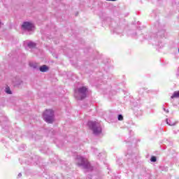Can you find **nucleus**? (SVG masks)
I'll use <instances>...</instances> for the list:
<instances>
[{
    "mask_svg": "<svg viewBox=\"0 0 179 179\" xmlns=\"http://www.w3.org/2000/svg\"><path fill=\"white\" fill-rule=\"evenodd\" d=\"M43 118L48 124H52L54 122V110L51 109H47L43 113Z\"/></svg>",
    "mask_w": 179,
    "mask_h": 179,
    "instance_id": "1",
    "label": "nucleus"
},
{
    "mask_svg": "<svg viewBox=\"0 0 179 179\" xmlns=\"http://www.w3.org/2000/svg\"><path fill=\"white\" fill-rule=\"evenodd\" d=\"M87 94V88L86 87H80L78 91H76L75 96L78 100H83L86 98V94Z\"/></svg>",
    "mask_w": 179,
    "mask_h": 179,
    "instance_id": "2",
    "label": "nucleus"
},
{
    "mask_svg": "<svg viewBox=\"0 0 179 179\" xmlns=\"http://www.w3.org/2000/svg\"><path fill=\"white\" fill-rule=\"evenodd\" d=\"M88 125L89 127H90V128H92L95 135H99V134H101V128L96 127V122H89Z\"/></svg>",
    "mask_w": 179,
    "mask_h": 179,
    "instance_id": "3",
    "label": "nucleus"
},
{
    "mask_svg": "<svg viewBox=\"0 0 179 179\" xmlns=\"http://www.w3.org/2000/svg\"><path fill=\"white\" fill-rule=\"evenodd\" d=\"M34 27V25L29 22H25L22 24V29H24V30H28L29 31H31Z\"/></svg>",
    "mask_w": 179,
    "mask_h": 179,
    "instance_id": "4",
    "label": "nucleus"
},
{
    "mask_svg": "<svg viewBox=\"0 0 179 179\" xmlns=\"http://www.w3.org/2000/svg\"><path fill=\"white\" fill-rule=\"evenodd\" d=\"M78 165V166H85V164H89V162L85 158L79 157L77 158Z\"/></svg>",
    "mask_w": 179,
    "mask_h": 179,
    "instance_id": "5",
    "label": "nucleus"
},
{
    "mask_svg": "<svg viewBox=\"0 0 179 179\" xmlns=\"http://www.w3.org/2000/svg\"><path fill=\"white\" fill-rule=\"evenodd\" d=\"M39 69L41 72H47V71H48V67L45 65H43L42 66L40 67Z\"/></svg>",
    "mask_w": 179,
    "mask_h": 179,
    "instance_id": "6",
    "label": "nucleus"
},
{
    "mask_svg": "<svg viewBox=\"0 0 179 179\" xmlns=\"http://www.w3.org/2000/svg\"><path fill=\"white\" fill-rule=\"evenodd\" d=\"M171 97V99H178L179 98V91L174 92L173 95Z\"/></svg>",
    "mask_w": 179,
    "mask_h": 179,
    "instance_id": "7",
    "label": "nucleus"
},
{
    "mask_svg": "<svg viewBox=\"0 0 179 179\" xmlns=\"http://www.w3.org/2000/svg\"><path fill=\"white\" fill-rule=\"evenodd\" d=\"M28 47H29V48H35V47H36V43H34V42H29V43H28Z\"/></svg>",
    "mask_w": 179,
    "mask_h": 179,
    "instance_id": "8",
    "label": "nucleus"
},
{
    "mask_svg": "<svg viewBox=\"0 0 179 179\" xmlns=\"http://www.w3.org/2000/svg\"><path fill=\"white\" fill-rule=\"evenodd\" d=\"M6 93H7L8 94H12V91H10V88H6Z\"/></svg>",
    "mask_w": 179,
    "mask_h": 179,
    "instance_id": "9",
    "label": "nucleus"
},
{
    "mask_svg": "<svg viewBox=\"0 0 179 179\" xmlns=\"http://www.w3.org/2000/svg\"><path fill=\"white\" fill-rule=\"evenodd\" d=\"M118 120L119 121H123L124 120V117L122 116V115H118Z\"/></svg>",
    "mask_w": 179,
    "mask_h": 179,
    "instance_id": "10",
    "label": "nucleus"
},
{
    "mask_svg": "<svg viewBox=\"0 0 179 179\" xmlns=\"http://www.w3.org/2000/svg\"><path fill=\"white\" fill-rule=\"evenodd\" d=\"M150 160H151V162H156V160H157V158H156V157H155V156H152V157H151Z\"/></svg>",
    "mask_w": 179,
    "mask_h": 179,
    "instance_id": "11",
    "label": "nucleus"
},
{
    "mask_svg": "<svg viewBox=\"0 0 179 179\" xmlns=\"http://www.w3.org/2000/svg\"><path fill=\"white\" fill-rule=\"evenodd\" d=\"M1 24H2V23H1V21H0V26H1Z\"/></svg>",
    "mask_w": 179,
    "mask_h": 179,
    "instance_id": "12",
    "label": "nucleus"
},
{
    "mask_svg": "<svg viewBox=\"0 0 179 179\" xmlns=\"http://www.w3.org/2000/svg\"><path fill=\"white\" fill-rule=\"evenodd\" d=\"M178 52H179V48H178Z\"/></svg>",
    "mask_w": 179,
    "mask_h": 179,
    "instance_id": "13",
    "label": "nucleus"
},
{
    "mask_svg": "<svg viewBox=\"0 0 179 179\" xmlns=\"http://www.w3.org/2000/svg\"><path fill=\"white\" fill-rule=\"evenodd\" d=\"M170 125H174V124H170Z\"/></svg>",
    "mask_w": 179,
    "mask_h": 179,
    "instance_id": "14",
    "label": "nucleus"
}]
</instances>
